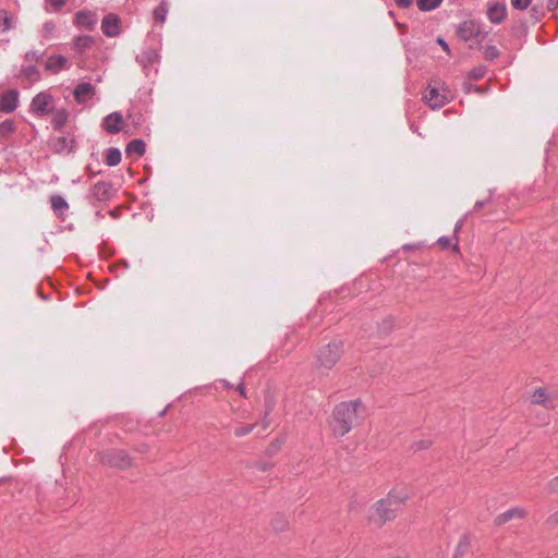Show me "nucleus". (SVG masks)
<instances>
[{
    "label": "nucleus",
    "instance_id": "nucleus-36",
    "mask_svg": "<svg viewBox=\"0 0 558 558\" xmlns=\"http://www.w3.org/2000/svg\"><path fill=\"white\" fill-rule=\"evenodd\" d=\"M486 69L484 66L475 68L471 71V76L474 80H480L484 76Z\"/></svg>",
    "mask_w": 558,
    "mask_h": 558
},
{
    "label": "nucleus",
    "instance_id": "nucleus-6",
    "mask_svg": "<svg viewBox=\"0 0 558 558\" xmlns=\"http://www.w3.org/2000/svg\"><path fill=\"white\" fill-rule=\"evenodd\" d=\"M53 104L54 98L49 93L41 92L33 98L31 110L38 117H45L52 112Z\"/></svg>",
    "mask_w": 558,
    "mask_h": 558
},
{
    "label": "nucleus",
    "instance_id": "nucleus-12",
    "mask_svg": "<svg viewBox=\"0 0 558 558\" xmlns=\"http://www.w3.org/2000/svg\"><path fill=\"white\" fill-rule=\"evenodd\" d=\"M486 15L490 23L500 24L507 17V7L505 3L494 2L488 5Z\"/></svg>",
    "mask_w": 558,
    "mask_h": 558
},
{
    "label": "nucleus",
    "instance_id": "nucleus-40",
    "mask_svg": "<svg viewBox=\"0 0 558 558\" xmlns=\"http://www.w3.org/2000/svg\"><path fill=\"white\" fill-rule=\"evenodd\" d=\"M437 242L441 246V248H447L451 243V239L448 236H440Z\"/></svg>",
    "mask_w": 558,
    "mask_h": 558
},
{
    "label": "nucleus",
    "instance_id": "nucleus-30",
    "mask_svg": "<svg viewBox=\"0 0 558 558\" xmlns=\"http://www.w3.org/2000/svg\"><path fill=\"white\" fill-rule=\"evenodd\" d=\"M14 123L12 120H5L0 123V137H8L14 132Z\"/></svg>",
    "mask_w": 558,
    "mask_h": 558
},
{
    "label": "nucleus",
    "instance_id": "nucleus-16",
    "mask_svg": "<svg viewBox=\"0 0 558 558\" xmlns=\"http://www.w3.org/2000/svg\"><path fill=\"white\" fill-rule=\"evenodd\" d=\"M525 511L521 508H511L500 514H498L495 520H494V523L495 525L497 526H500L502 524H506L507 522L511 521L512 519L514 518H519V519H522L525 517Z\"/></svg>",
    "mask_w": 558,
    "mask_h": 558
},
{
    "label": "nucleus",
    "instance_id": "nucleus-44",
    "mask_svg": "<svg viewBox=\"0 0 558 558\" xmlns=\"http://www.w3.org/2000/svg\"><path fill=\"white\" fill-rule=\"evenodd\" d=\"M547 522L549 524H557L558 523V512L553 513L548 517Z\"/></svg>",
    "mask_w": 558,
    "mask_h": 558
},
{
    "label": "nucleus",
    "instance_id": "nucleus-24",
    "mask_svg": "<svg viewBox=\"0 0 558 558\" xmlns=\"http://www.w3.org/2000/svg\"><path fill=\"white\" fill-rule=\"evenodd\" d=\"M120 161H121V151L116 147H110L107 150L106 163L109 167H114V166L119 165Z\"/></svg>",
    "mask_w": 558,
    "mask_h": 558
},
{
    "label": "nucleus",
    "instance_id": "nucleus-39",
    "mask_svg": "<svg viewBox=\"0 0 558 558\" xmlns=\"http://www.w3.org/2000/svg\"><path fill=\"white\" fill-rule=\"evenodd\" d=\"M41 56L38 54L36 51H28L25 53V61H38L40 60Z\"/></svg>",
    "mask_w": 558,
    "mask_h": 558
},
{
    "label": "nucleus",
    "instance_id": "nucleus-4",
    "mask_svg": "<svg viewBox=\"0 0 558 558\" xmlns=\"http://www.w3.org/2000/svg\"><path fill=\"white\" fill-rule=\"evenodd\" d=\"M96 457L99 463L119 470H128L133 464V459L123 449H107L98 452Z\"/></svg>",
    "mask_w": 558,
    "mask_h": 558
},
{
    "label": "nucleus",
    "instance_id": "nucleus-19",
    "mask_svg": "<svg viewBox=\"0 0 558 558\" xmlns=\"http://www.w3.org/2000/svg\"><path fill=\"white\" fill-rule=\"evenodd\" d=\"M472 545V537L470 534H463L456 547L452 558H463L470 550Z\"/></svg>",
    "mask_w": 558,
    "mask_h": 558
},
{
    "label": "nucleus",
    "instance_id": "nucleus-49",
    "mask_svg": "<svg viewBox=\"0 0 558 558\" xmlns=\"http://www.w3.org/2000/svg\"><path fill=\"white\" fill-rule=\"evenodd\" d=\"M236 390L245 397V388H244V385L243 383L239 384V386L236 387Z\"/></svg>",
    "mask_w": 558,
    "mask_h": 558
},
{
    "label": "nucleus",
    "instance_id": "nucleus-21",
    "mask_svg": "<svg viewBox=\"0 0 558 558\" xmlns=\"http://www.w3.org/2000/svg\"><path fill=\"white\" fill-rule=\"evenodd\" d=\"M94 38L89 35H81L74 38L73 40V48L80 52L83 53L87 49H89L94 44Z\"/></svg>",
    "mask_w": 558,
    "mask_h": 558
},
{
    "label": "nucleus",
    "instance_id": "nucleus-8",
    "mask_svg": "<svg viewBox=\"0 0 558 558\" xmlns=\"http://www.w3.org/2000/svg\"><path fill=\"white\" fill-rule=\"evenodd\" d=\"M457 33L458 36L464 41L478 38L482 34L480 25L473 20L462 22L459 25Z\"/></svg>",
    "mask_w": 558,
    "mask_h": 558
},
{
    "label": "nucleus",
    "instance_id": "nucleus-18",
    "mask_svg": "<svg viewBox=\"0 0 558 558\" xmlns=\"http://www.w3.org/2000/svg\"><path fill=\"white\" fill-rule=\"evenodd\" d=\"M50 204L53 213L59 217L63 218V216L69 210V204L61 195H52L50 197Z\"/></svg>",
    "mask_w": 558,
    "mask_h": 558
},
{
    "label": "nucleus",
    "instance_id": "nucleus-26",
    "mask_svg": "<svg viewBox=\"0 0 558 558\" xmlns=\"http://www.w3.org/2000/svg\"><path fill=\"white\" fill-rule=\"evenodd\" d=\"M13 27V20L9 12L0 10V33L10 31Z\"/></svg>",
    "mask_w": 558,
    "mask_h": 558
},
{
    "label": "nucleus",
    "instance_id": "nucleus-28",
    "mask_svg": "<svg viewBox=\"0 0 558 558\" xmlns=\"http://www.w3.org/2000/svg\"><path fill=\"white\" fill-rule=\"evenodd\" d=\"M442 0H416L417 8L423 11H432L441 4Z\"/></svg>",
    "mask_w": 558,
    "mask_h": 558
},
{
    "label": "nucleus",
    "instance_id": "nucleus-33",
    "mask_svg": "<svg viewBox=\"0 0 558 558\" xmlns=\"http://www.w3.org/2000/svg\"><path fill=\"white\" fill-rule=\"evenodd\" d=\"M510 2L515 10L523 11L531 5L532 0H510Z\"/></svg>",
    "mask_w": 558,
    "mask_h": 558
},
{
    "label": "nucleus",
    "instance_id": "nucleus-11",
    "mask_svg": "<svg viewBox=\"0 0 558 558\" xmlns=\"http://www.w3.org/2000/svg\"><path fill=\"white\" fill-rule=\"evenodd\" d=\"M530 401L532 404L542 405L547 410H553L555 408L551 396L544 387L536 388L532 392Z\"/></svg>",
    "mask_w": 558,
    "mask_h": 558
},
{
    "label": "nucleus",
    "instance_id": "nucleus-1",
    "mask_svg": "<svg viewBox=\"0 0 558 558\" xmlns=\"http://www.w3.org/2000/svg\"><path fill=\"white\" fill-rule=\"evenodd\" d=\"M365 414V407L361 399L342 401L338 403L331 413L330 428L336 437H343Z\"/></svg>",
    "mask_w": 558,
    "mask_h": 558
},
{
    "label": "nucleus",
    "instance_id": "nucleus-23",
    "mask_svg": "<svg viewBox=\"0 0 558 558\" xmlns=\"http://www.w3.org/2000/svg\"><path fill=\"white\" fill-rule=\"evenodd\" d=\"M68 118H69V113H68V111L65 109L57 110L53 113V117H52V120H51L52 128L54 130L62 129L65 125V123L68 121Z\"/></svg>",
    "mask_w": 558,
    "mask_h": 558
},
{
    "label": "nucleus",
    "instance_id": "nucleus-15",
    "mask_svg": "<svg viewBox=\"0 0 558 558\" xmlns=\"http://www.w3.org/2000/svg\"><path fill=\"white\" fill-rule=\"evenodd\" d=\"M110 191L111 183L100 181L92 187L90 195L96 202H106L111 197Z\"/></svg>",
    "mask_w": 558,
    "mask_h": 558
},
{
    "label": "nucleus",
    "instance_id": "nucleus-42",
    "mask_svg": "<svg viewBox=\"0 0 558 558\" xmlns=\"http://www.w3.org/2000/svg\"><path fill=\"white\" fill-rule=\"evenodd\" d=\"M271 466H272V464H270V463H258V464H256L257 470L262 471V472L268 471Z\"/></svg>",
    "mask_w": 558,
    "mask_h": 558
},
{
    "label": "nucleus",
    "instance_id": "nucleus-13",
    "mask_svg": "<svg viewBox=\"0 0 558 558\" xmlns=\"http://www.w3.org/2000/svg\"><path fill=\"white\" fill-rule=\"evenodd\" d=\"M96 93L95 86L90 83L84 82L76 85L73 95L77 104H85L92 99Z\"/></svg>",
    "mask_w": 558,
    "mask_h": 558
},
{
    "label": "nucleus",
    "instance_id": "nucleus-10",
    "mask_svg": "<svg viewBox=\"0 0 558 558\" xmlns=\"http://www.w3.org/2000/svg\"><path fill=\"white\" fill-rule=\"evenodd\" d=\"M74 24L77 27L93 31L97 24V15L92 11H78L74 15Z\"/></svg>",
    "mask_w": 558,
    "mask_h": 558
},
{
    "label": "nucleus",
    "instance_id": "nucleus-14",
    "mask_svg": "<svg viewBox=\"0 0 558 558\" xmlns=\"http://www.w3.org/2000/svg\"><path fill=\"white\" fill-rule=\"evenodd\" d=\"M19 104V93L15 89L5 92L0 99V109L3 112H13Z\"/></svg>",
    "mask_w": 558,
    "mask_h": 558
},
{
    "label": "nucleus",
    "instance_id": "nucleus-29",
    "mask_svg": "<svg viewBox=\"0 0 558 558\" xmlns=\"http://www.w3.org/2000/svg\"><path fill=\"white\" fill-rule=\"evenodd\" d=\"M256 423L253 424H241L238 427L234 428V436L238 438L244 437L252 433L254 428L256 427Z\"/></svg>",
    "mask_w": 558,
    "mask_h": 558
},
{
    "label": "nucleus",
    "instance_id": "nucleus-20",
    "mask_svg": "<svg viewBox=\"0 0 558 558\" xmlns=\"http://www.w3.org/2000/svg\"><path fill=\"white\" fill-rule=\"evenodd\" d=\"M146 151V144L143 140L136 138L131 141L125 148V153L128 156L136 155L142 157Z\"/></svg>",
    "mask_w": 558,
    "mask_h": 558
},
{
    "label": "nucleus",
    "instance_id": "nucleus-32",
    "mask_svg": "<svg viewBox=\"0 0 558 558\" xmlns=\"http://www.w3.org/2000/svg\"><path fill=\"white\" fill-rule=\"evenodd\" d=\"M462 226H463V219L459 220L456 225H454V229H453V238H454V243L452 245V250L454 252H459V238H458V233L460 232V230L462 229Z\"/></svg>",
    "mask_w": 558,
    "mask_h": 558
},
{
    "label": "nucleus",
    "instance_id": "nucleus-37",
    "mask_svg": "<svg viewBox=\"0 0 558 558\" xmlns=\"http://www.w3.org/2000/svg\"><path fill=\"white\" fill-rule=\"evenodd\" d=\"M547 489L549 493H558V475L547 483Z\"/></svg>",
    "mask_w": 558,
    "mask_h": 558
},
{
    "label": "nucleus",
    "instance_id": "nucleus-3",
    "mask_svg": "<svg viewBox=\"0 0 558 558\" xmlns=\"http://www.w3.org/2000/svg\"><path fill=\"white\" fill-rule=\"evenodd\" d=\"M343 355V342L332 340L318 349L316 353L315 368L322 374H328Z\"/></svg>",
    "mask_w": 558,
    "mask_h": 558
},
{
    "label": "nucleus",
    "instance_id": "nucleus-50",
    "mask_svg": "<svg viewBox=\"0 0 558 558\" xmlns=\"http://www.w3.org/2000/svg\"><path fill=\"white\" fill-rule=\"evenodd\" d=\"M531 12L537 19L538 11H537L536 7H533Z\"/></svg>",
    "mask_w": 558,
    "mask_h": 558
},
{
    "label": "nucleus",
    "instance_id": "nucleus-9",
    "mask_svg": "<svg viewBox=\"0 0 558 558\" xmlns=\"http://www.w3.org/2000/svg\"><path fill=\"white\" fill-rule=\"evenodd\" d=\"M124 119L123 116L116 111L106 116L102 120V128L109 134H118L123 130Z\"/></svg>",
    "mask_w": 558,
    "mask_h": 558
},
{
    "label": "nucleus",
    "instance_id": "nucleus-45",
    "mask_svg": "<svg viewBox=\"0 0 558 558\" xmlns=\"http://www.w3.org/2000/svg\"><path fill=\"white\" fill-rule=\"evenodd\" d=\"M437 43L442 47V49H444L445 51L449 52V46H448V44L445 41V39H444V38L438 37V38H437Z\"/></svg>",
    "mask_w": 558,
    "mask_h": 558
},
{
    "label": "nucleus",
    "instance_id": "nucleus-46",
    "mask_svg": "<svg viewBox=\"0 0 558 558\" xmlns=\"http://www.w3.org/2000/svg\"><path fill=\"white\" fill-rule=\"evenodd\" d=\"M135 450L141 452V453H145V452L148 451V446L146 444H141V445L135 447Z\"/></svg>",
    "mask_w": 558,
    "mask_h": 558
},
{
    "label": "nucleus",
    "instance_id": "nucleus-34",
    "mask_svg": "<svg viewBox=\"0 0 558 558\" xmlns=\"http://www.w3.org/2000/svg\"><path fill=\"white\" fill-rule=\"evenodd\" d=\"M56 29L54 23L51 21H48L43 26V35L44 37H49L53 34Z\"/></svg>",
    "mask_w": 558,
    "mask_h": 558
},
{
    "label": "nucleus",
    "instance_id": "nucleus-43",
    "mask_svg": "<svg viewBox=\"0 0 558 558\" xmlns=\"http://www.w3.org/2000/svg\"><path fill=\"white\" fill-rule=\"evenodd\" d=\"M558 8V0H548L547 1V9L549 11H554Z\"/></svg>",
    "mask_w": 558,
    "mask_h": 558
},
{
    "label": "nucleus",
    "instance_id": "nucleus-17",
    "mask_svg": "<svg viewBox=\"0 0 558 558\" xmlns=\"http://www.w3.org/2000/svg\"><path fill=\"white\" fill-rule=\"evenodd\" d=\"M45 68L51 73H59L61 70L69 68V64L65 57L53 54L47 59Z\"/></svg>",
    "mask_w": 558,
    "mask_h": 558
},
{
    "label": "nucleus",
    "instance_id": "nucleus-31",
    "mask_svg": "<svg viewBox=\"0 0 558 558\" xmlns=\"http://www.w3.org/2000/svg\"><path fill=\"white\" fill-rule=\"evenodd\" d=\"M485 59L493 61L499 57V50L495 46H486L484 49Z\"/></svg>",
    "mask_w": 558,
    "mask_h": 558
},
{
    "label": "nucleus",
    "instance_id": "nucleus-2",
    "mask_svg": "<svg viewBox=\"0 0 558 558\" xmlns=\"http://www.w3.org/2000/svg\"><path fill=\"white\" fill-rule=\"evenodd\" d=\"M407 499V495L389 493L386 498L373 505L368 517L369 522L377 527H381L386 522L396 518L402 502Z\"/></svg>",
    "mask_w": 558,
    "mask_h": 558
},
{
    "label": "nucleus",
    "instance_id": "nucleus-25",
    "mask_svg": "<svg viewBox=\"0 0 558 558\" xmlns=\"http://www.w3.org/2000/svg\"><path fill=\"white\" fill-rule=\"evenodd\" d=\"M272 530L277 533L283 532L289 527V520L283 514H278L271 522Z\"/></svg>",
    "mask_w": 558,
    "mask_h": 558
},
{
    "label": "nucleus",
    "instance_id": "nucleus-51",
    "mask_svg": "<svg viewBox=\"0 0 558 558\" xmlns=\"http://www.w3.org/2000/svg\"><path fill=\"white\" fill-rule=\"evenodd\" d=\"M221 383H222L223 387H227V388L231 387V385L226 379H222Z\"/></svg>",
    "mask_w": 558,
    "mask_h": 558
},
{
    "label": "nucleus",
    "instance_id": "nucleus-38",
    "mask_svg": "<svg viewBox=\"0 0 558 558\" xmlns=\"http://www.w3.org/2000/svg\"><path fill=\"white\" fill-rule=\"evenodd\" d=\"M56 11L62 9V7L66 3L68 0H47Z\"/></svg>",
    "mask_w": 558,
    "mask_h": 558
},
{
    "label": "nucleus",
    "instance_id": "nucleus-41",
    "mask_svg": "<svg viewBox=\"0 0 558 558\" xmlns=\"http://www.w3.org/2000/svg\"><path fill=\"white\" fill-rule=\"evenodd\" d=\"M395 2L398 8L405 9L413 3V0H395Z\"/></svg>",
    "mask_w": 558,
    "mask_h": 558
},
{
    "label": "nucleus",
    "instance_id": "nucleus-27",
    "mask_svg": "<svg viewBox=\"0 0 558 558\" xmlns=\"http://www.w3.org/2000/svg\"><path fill=\"white\" fill-rule=\"evenodd\" d=\"M168 14V3L162 0L160 4L154 10V19L159 23H163L166 21V16Z\"/></svg>",
    "mask_w": 558,
    "mask_h": 558
},
{
    "label": "nucleus",
    "instance_id": "nucleus-47",
    "mask_svg": "<svg viewBox=\"0 0 558 558\" xmlns=\"http://www.w3.org/2000/svg\"><path fill=\"white\" fill-rule=\"evenodd\" d=\"M486 202L485 201H477L475 204H474V210H481L484 206H485Z\"/></svg>",
    "mask_w": 558,
    "mask_h": 558
},
{
    "label": "nucleus",
    "instance_id": "nucleus-35",
    "mask_svg": "<svg viewBox=\"0 0 558 558\" xmlns=\"http://www.w3.org/2000/svg\"><path fill=\"white\" fill-rule=\"evenodd\" d=\"M432 446V441L429 440H420L413 444L414 450H424Z\"/></svg>",
    "mask_w": 558,
    "mask_h": 558
},
{
    "label": "nucleus",
    "instance_id": "nucleus-5",
    "mask_svg": "<svg viewBox=\"0 0 558 558\" xmlns=\"http://www.w3.org/2000/svg\"><path fill=\"white\" fill-rule=\"evenodd\" d=\"M451 98L452 96L448 88L444 87L440 89L439 87L430 84L423 93V100L433 110L442 108L451 100Z\"/></svg>",
    "mask_w": 558,
    "mask_h": 558
},
{
    "label": "nucleus",
    "instance_id": "nucleus-22",
    "mask_svg": "<svg viewBox=\"0 0 558 558\" xmlns=\"http://www.w3.org/2000/svg\"><path fill=\"white\" fill-rule=\"evenodd\" d=\"M20 77L27 80L29 83H35L40 80V74L35 65L22 66Z\"/></svg>",
    "mask_w": 558,
    "mask_h": 558
},
{
    "label": "nucleus",
    "instance_id": "nucleus-7",
    "mask_svg": "<svg viewBox=\"0 0 558 558\" xmlns=\"http://www.w3.org/2000/svg\"><path fill=\"white\" fill-rule=\"evenodd\" d=\"M101 31L107 37H117L121 33V21L117 14L109 13L101 21Z\"/></svg>",
    "mask_w": 558,
    "mask_h": 558
},
{
    "label": "nucleus",
    "instance_id": "nucleus-48",
    "mask_svg": "<svg viewBox=\"0 0 558 558\" xmlns=\"http://www.w3.org/2000/svg\"><path fill=\"white\" fill-rule=\"evenodd\" d=\"M420 245H414V244H405L403 245L402 250L403 251H410V250H414V248H418Z\"/></svg>",
    "mask_w": 558,
    "mask_h": 558
}]
</instances>
